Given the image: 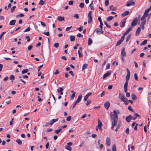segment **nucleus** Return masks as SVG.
<instances>
[{
	"label": "nucleus",
	"instance_id": "f257e3e1",
	"mask_svg": "<svg viewBox=\"0 0 151 151\" xmlns=\"http://www.w3.org/2000/svg\"><path fill=\"white\" fill-rule=\"evenodd\" d=\"M120 114V111L118 110H114L112 112H111L110 117L112 124L111 127L112 129H113L114 127L117 125L118 119V115Z\"/></svg>",
	"mask_w": 151,
	"mask_h": 151
},
{
	"label": "nucleus",
	"instance_id": "f03ea898",
	"mask_svg": "<svg viewBox=\"0 0 151 151\" xmlns=\"http://www.w3.org/2000/svg\"><path fill=\"white\" fill-rule=\"evenodd\" d=\"M119 98L123 102H124L126 105L128 104V102H127V99L125 97V96L122 93H119Z\"/></svg>",
	"mask_w": 151,
	"mask_h": 151
},
{
	"label": "nucleus",
	"instance_id": "7ed1b4c3",
	"mask_svg": "<svg viewBox=\"0 0 151 151\" xmlns=\"http://www.w3.org/2000/svg\"><path fill=\"white\" fill-rule=\"evenodd\" d=\"M127 74L126 77V81H128L129 80L130 76V73L129 70L127 68Z\"/></svg>",
	"mask_w": 151,
	"mask_h": 151
},
{
	"label": "nucleus",
	"instance_id": "20e7f679",
	"mask_svg": "<svg viewBox=\"0 0 151 151\" xmlns=\"http://www.w3.org/2000/svg\"><path fill=\"white\" fill-rule=\"evenodd\" d=\"M137 17L135 18L133 20L131 23V26H136L137 23Z\"/></svg>",
	"mask_w": 151,
	"mask_h": 151
},
{
	"label": "nucleus",
	"instance_id": "39448f33",
	"mask_svg": "<svg viewBox=\"0 0 151 151\" xmlns=\"http://www.w3.org/2000/svg\"><path fill=\"white\" fill-rule=\"evenodd\" d=\"M135 2L132 1V0H129L126 4V6H129L131 5L133 6L135 4Z\"/></svg>",
	"mask_w": 151,
	"mask_h": 151
},
{
	"label": "nucleus",
	"instance_id": "423d86ee",
	"mask_svg": "<svg viewBox=\"0 0 151 151\" xmlns=\"http://www.w3.org/2000/svg\"><path fill=\"white\" fill-rule=\"evenodd\" d=\"M126 18H124L122 20L121 22V24L120 25V27H123L125 26V24L126 22Z\"/></svg>",
	"mask_w": 151,
	"mask_h": 151
},
{
	"label": "nucleus",
	"instance_id": "0eeeda50",
	"mask_svg": "<svg viewBox=\"0 0 151 151\" xmlns=\"http://www.w3.org/2000/svg\"><path fill=\"white\" fill-rule=\"evenodd\" d=\"M110 103L108 101L106 102L104 104V106L105 108L108 110L109 109V107L110 106Z\"/></svg>",
	"mask_w": 151,
	"mask_h": 151
},
{
	"label": "nucleus",
	"instance_id": "6e6552de",
	"mask_svg": "<svg viewBox=\"0 0 151 151\" xmlns=\"http://www.w3.org/2000/svg\"><path fill=\"white\" fill-rule=\"evenodd\" d=\"M95 31H96L97 34H103L104 33L103 31L101 29L99 28H96Z\"/></svg>",
	"mask_w": 151,
	"mask_h": 151
},
{
	"label": "nucleus",
	"instance_id": "1a4fd4ad",
	"mask_svg": "<svg viewBox=\"0 0 151 151\" xmlns=\"http://www.w3.org/2000/svg\"><path fill=\"white\" fill-rule=\"evenodd\" d=\"M117 9V8L116 7H114L113 5H111L110 6L109 8L108 9L107 11L108 12H109L112 10L113 11H115Z\"/></svg>",
	"mask_w": 151,
	"mask_h": 151
},
{
	"label": "nucleus",
	"instance_id": "9d476101",
	"mask_svg": "<svg viewBox=\"0 0 151 151\" xmlns=\"http://www.w3.org/2000/svg\"><path fill=\"white\" fill-rule=\"evenodd\" d=\"M111 73V72L110 71H108L106 73H105L103 76V79H104L106 78Z\"/></svg>",
	"mask_w": 151,
	"mask_h": 151
},
{
	"label": "nucleus",
	"instance_id": "9b49d317",
	"mask_svg": "<svg viewBox=\"0 0 151 151\" xmlns=\"http://www.w3.org/2000/svg\"><path fill=\"white\" fill-rule=\"evenodd\" d=\"M132 118V116L131 115H129L126 117L125 119L128 122H129Z\"/></svg>",
	"mask_w": 151,
	"mask_h": 151
},
{
	"label": "nucleus",
	"instance_id": "f8f14e48",
	"mask_svg": "<svg viewBox=\"0 0 151 151\" xmlns=\"http://www.w3.org/2000/svg\"><path fill=\"white\" fill-rule=\"evenodd\" d=\"M121 55L123 57H125L126 56V52H125V48H123L121 51Z\"/></svg>",
	"mask_w": 151,
	"mask_h": 151
},
{
	"label": "nucleus",
	"instance_id": "ddd939ff",
	"mask_svg": "<svg viewBox=\"0 0 151 151\" xmlns=\"http://www.w3.org/2000/svg\"><path fill=\"white\" fill-rule=\"evenodd\" d=\"M82 96L81 94H80L78 96V98L76 101V103H78L80 102L81 101L82 98Z\"/></svg>",
	"mask_w": 151,
	"mask_h": 151
},
{
	"label": "nucleus",
	"instance_id": "4468645a",
	"mask_svg": "<svg viewBox=\"0 0 151 151\" xmlns=\"http://www.w3.org/2000/svg\"><path fill=\"white\" fill-rule=\"evenodd\" d=\"M146 23L145 21L142 22L140 25V27H141L142 29L144 30V25Z\"/></svg>",
	"mask_w": 151,
	"mask_h": 151
},
{
	"label": "nucleus",
	"instance_id": "2eb2a0df",
	"mask_svg": "<svg viewBox=\"0 0 151 151\" xmlns=\"http://www.w3.org/2000/svg\"><path fill=\"white\" fill-rule=\"evenodd\" d=\"M141 31L140 27H138L137 29L135 34L136 35L138 36L139 35Z\"/></svg>",
	"mask_w": 151,
	"mask_h": 151
},
{
	"label": "nucleus",
	"instance_id": "dca6fc26",
	"mask_svg": "<svg viewBox=\"0 0 151 151\" xmlns=\"http://www.w3.org/2000/svg\"><path fill=\"white\" fill-rule=\"evenodd\" d=\"M58 120V118L52 119L50 121V123L52 125L53 124V123L57 121Z\"/></svg>",
	"mask_w": 151,
	"mask_h": 151
},
{
	"label": "nucleus",
	"instance_id": "f3484780",
	"mask_svg": "<svg viewBox=\"0 0 151 151\" xmlns=\"http://www.w3.org/2000/svg\"><path fill=\"white\" fill-rule=\"evenodd\" d=\"M106 144L108 146L110 145V139L109 137H107L106 139Z\"/></svg>",
	"mask_w": 151,
	"mask_h": 151
},
{
	"label": "nucleus",
	"instance_id": "a211bd4d",
	"mask_svg": "<svg viewBox=\"0 0 151 151\" xmlns=\"http://www.w3.org/2000/svg\"><path fill=\"white\" fill-rule=\"evenodd\" d=\"M129 12L128 11H126L122 13V16L124 17L126 15H128L129 14Z\"/></svg>",
	"mask_w": 151,
	"mask_h": 151
},
{
	"label": "nucleus",
	"instance_id": "6ab92c4d",
	"mask_svg": "<svg viewBox=\"0 0 151 151\" xmlns=\"http://www.w3.org/2000/svg\"><path fill=\"white\" fill-rule=\"evenodd\" d=\"M58 20L59 21H61L64 20V17H63L59 16L57 17Z\"/></svg>",
	"mask_w": 151,
	"mask_h": 151
},
{
	"label": "nucleus",
	"instance_id": "aec40b11",
	"mask_svg": "<svg viewBox=\"0 0 151 151\" xmlns=\"http://www.w3.org/2000/svg\"><path fill=\"white\" fill-rule=\"evenodd\" d=\"M16 22L15 20H12L10 22L9 24L11 25H14L15 24Z\"/></svg>",
	"mask_w": 151,
	"mask_h": 151
},
{
	"label": "nucleus",
	"instance_id": "412c9836",
	"mask_svg": "<svg viewBox=\"0 0 151 151\" xmlns=\"http://www.w3.org/2000/svg\"><path fill=\"white\" fill-rule=\"evenodd\" d=\"M93 41L90 38H89L88 40V45H91Z\"/></svg>",
	"mask_w": 151,
	"mask_h": 151
},
{
	"label": "nucleus",
	"instance_id": "4be33fe9",
	"mask_svg": "<svg viewBox=\"0 0 151 151\" xmlns=\"http://www.w3.org/2000/svg\"><path fill=\"white\" fill-rule=\"evenodd\" d=\"M149 12V11L148 10H146L144 13L143 15L146 16V17H147L149 15V14H148Z\"/></svg>",
	"mask_w": 151,
	"mask_h": 151
},
{
	"label": "nucleus",
	"instance_id": "5701e85b",
	"mask_svg": "<svg viewBox=\"0 0 151 151\" xmlns=\"http://www.w3.org/2000/svg\"><path fill=\"white\" fill-rule=\"evenodd\" d=\"M102 124V122L99 119H98V124L97 125L98 127H101Z\"/></svg>",
	"mask_w": 151,
	"mask_h": 151
},
{
	"label": "nucleus",
	"instance_id": "b1692460",
	"mask_svg": "<svg viewBox=\"0 0 151 151\" xmlns=\"http://www.w3.org/2000/svg\"><path fill=\"white\" fill-rule=\"evenodd\" d=\"M121 126V123H119L118 124H117L116 128L115 129V131L116 132H117L118 130L120 128V127Z\"/></svg>",
	"mask_w": 151,
	"mask_h": 151
},
{
	"label": "nucleus",
	"instance_id": "393cba45",
	"mask_svg": "<svg viewBox=\"0 0 151 151\" xmlns=\"http://www.w3.org/2000/svg\"><path fill=\"white\" fill-rule=\"evenodd\" d=\"M131 96L132 99L133 100H135L137 99V97L136 95L134 93H133L132 94Z\"/></svg>",
	"mask_w": 151,
	"mask_h": 151
},
{
	"label": "nucleus",
	"instance_id": "a878e982",
	"mask_svg": "<svg viewBox=\"0 0 151 151\" xmlns=\"http://www.w3.org/2000/svg\"><path fill=\"white\" fill-rule=\"evenodd\" d=\"M16 142H17L19 145H21L22 144V142L21 140L19 139H17L16 140Z\"/></svg>",
	"mask_w": 151,
	"mask_h": 151
},
{
	"label": "nucleus",
	"instance_id": "bb28decb",
	"mask_svg": "<svg viewBox=\"0 0 151 151\" xmlns=\"http://www.w3.org/2000/svg\"><path fill=\"white\" fill-rule=\"evenodd\" d=\"M147 40H145L143 41L140 44V45L142 46L144 45H145L147 43Z\"/></svg>",
	"mask_w": 151,
	"mask_h": 151
},
{
	"label": "nucleus",
	"instance_id": "cd10ccee",
	"mask_svg": "<svg viewBox=\"0 0 151 151\" xmlns=\"http://www.w3.org/2000/svg\"><path fill=\"white\" fill-rule=\"evenodd\" d=\"M145 17H146V16L143 15V16L142 17L141 19V20L142 21V22H144L145 21V23H146V21L145 19Z\"/></svg>",
	"mask_w": 151,
	"mask_h": 151
},
{
	"label": "nucleus",
	"instance_id": "c85d7f7f",
	"mask_svg": "<svg viewBox=\"0 0 151 151\" xmlns=\"http://www.w3.org/2000/svg\"><path fill=\"white\" fill-rule=\"evenodd\" d=\"M45 3V1H43V0H40L39 3V4L40 5L42 6Z\"/></svg>",
	"mask_w": 151,
	"mask_h": 151
},
{
	"label": "nucleus",
	"instance_id": "c756f323",
	"mask_svg": "<svg viewBox=\"0 0 151 151\" xmlns=\"http://www.w3.org/2000/svg\"><path fill=\"white\" fill-rule=\"evenodd\" d=\"M88 66V64L86 63L84 64L82 66V70H84Z\"/></svg>",
	"mask_w": 151,
	"mask_h": 151
},
{
	"label": "nucleus",
	"instance_id": "7c9ffc66",
	"mask_svg": "<svg viewBox=\"0 0 151 151\" xmlns=\"http://www.w3.org/2000/svg\"><path fill=\"white\" fill-rule=\"evenodd\" d=\"M70 40L71 41H73L75 40V37L74 36L71 35L70 36Z\"/></svg>",
	"mask_w": 151,
	"mask_h": 151
},
{
	"label": "nucleus",
	"instance_id": "2f4dec72",
	"mask_svg": "<svg viewBox=\"0 0 151 151\" xmlns=\"http://www.w3.org/2000/svg\"><path fill=\"white\" fill-rule=\"evenodd\" d=\"M29 71V70L28 69H24L22 71V74H24V73H27Z\"/></svg>",
	"mask_w": 151,
	"mask_h": 151
},
{
	"label": "nucleus",
	"instance_id": "473e14b6",
	"mask_svg": "<svg viewBox=\"0 0 151 151\" xmlns=\"http://www.w3.org/2000/svg\"><path fill=\"white\" fill-rule=\"evenodd\" d=\"M65 148L66 149L69 150L70 151H71V150L72 148L70 146L66 145L65 146Z\"/></svg>",
	"mask_w": 151,
	"mask_h": 151
},
{
	"label": "nucleus",
	"instance_id": "72a5a7b5",
	"mask_svg": "<svg viewBox=\"0 0 151 151\" xmlns=\"http://www.w3.org/2000/svg\"><path fill=\"white\" fill-rule=\"evenodd\" d=\"M123 41H122L121 40H119L117 42L116 44V46H118Z\"/></svg>",
	"mask_w": 151,
	"mask_h": 151
},
{
	"label": "nucleus",
	"instance_id": "f704fd0d",
	"mask_svg": "<svg viewBox=\"0 0 151 151\" xmlns=\"http://www.w3.org/2000/svg\"><path fill=\"white\" fill-rule=\"evenodd\" d=\"M88 23H91L92 20V16H88Z\"/></svg>",
	"mask_w": 151,
	"mask_h": 151
},
{
	"label": "nucleus",
	"instance_id": "c9c22d12",
	"mask_svg": "<svg viewBox=\"0 0 151 151\" xmlns=\"http://www.w3.org/2000/svg\"><path fill=\"white\" fill-rule=\"evenodd\" d=\"M132 27L131 26H130L128 29L127 30V32H128V33L131 31L132 29Z\"/></svg>",
	"mask_w": 151,
	"mask_h": 151
},
{
	"label": "nucleus",
	"instance_id": "e433bc0d",
	"mask_svg": "<svg viewBox=\"0 0 151 151\" xmlns=\"http://www.w3.org/2000/svg\"><path fill=\"white\" fill-rule=\"evenodd\" d=\"M114 18V17L113 16H109L107 18V20L108 21H110L111 20H112Z\"/></svg>",
	"mask_w": 151,
	"mask_h": 151
},
{
	"label": "nucleus",
	"instance_id": "4c0bfd02",
	"mask_svg": "<svg viewBox=\"0 0 151 151\" xmlns=\"http://www.w3.org/2000/svg\"><path fill=\"white\" fill-rule=\"evenodd\" d=\"M61 130L62 129L61 128H60V129H59L55 130V132L56 133L58 134L61 131Z\"/></svg>",
	"mask_w": 151,
	"mask_h": 151
},
{
	"label": "nucleus",
	"instance_id": "58836bf2",
	"mask_svg": "<svg viewBox=\"0 0 151 151\" xmlns=\"http://www.w3.org/2000/svg\"><path fill=\"white\" fill-rule=\"evenodd\" d=\"M63 89L62 88H58L57 90V91L58 93H60L61 92L63 91Z\"/></svg>",
	"mask_w": 151,
	"mask_h": 151
},
{
	"label": "nucleus",
	"instance_id": "ea45409f",
	"mask_svg": "<svg viewBox=\"0 0 151 151\" xmlns=\"http://www.w3.org/2000/svg\"><path fill=\"white\" fill-rule=\"evenodd\" d=\"M131 37V35L130 34L127 37V39L126 40V41L127 42H128L129 40L130 39Z\"/></svg>",
	"mask_w": 151,
	"mask_h": 151
},
{
	"label": "nucleus",
	"instance_id": "a19ab883",
	"mask_svg": "<svg viewBox=\"0 0 151 151\" xmlns=\"http://www.w3.org/2000/svg\"><path fill=\"white\" fill-rule=\"evenodd\" d=\"M15 78V77L14 75H11L9 78V79L10 80H14Z\"/></svg>",
	"mask_w": 151,
	"mask_h": 151
},
{
	"label": "nucleus",
	"instance_id": "79ce46f5",
	"mask_svg": "<svg viewBox=\"0 0 151 151\" xmlns=\"http://www.w3.org/2000/svg\"><path fill=\"white\" fill-rule=\"evenodd\" d=\"M16 8V6H13L12 8L11 9V11L12 13H13L14 12V9Z\"/></svg>",
	"mask_w": 151,
	"mask_h": 151
},
{
	"label": "nucleus",
	"instance_id": "37998d69",
	"mask_svg": "<svg viewBox=\"0 0 151 151\" xmlns=\"http://www.w3.org/2000/svg\"><path fill=\"white\" fill-rule=\"evenodd\" d=\"M112 151H116V148L115 145L114 144L112 147Z\"/></svg>",
	"mask_w": 151,
	"mask_h": 151
},
{
	"label": "nucleus",
	"instance_id": "c03bdc74",
	"mask_svg": "<svg viewBox=\"0 0 151 151\" xmlns=\"http://www.w3.org/2000/svg\"><path fill=\"white\" fill-rule=\"evenodd\" d=\"M76 94V93H73L71 96L70 98L71 99H73L75 97Z\"/></svg>",
	"mask_w": 151,
	"mask_h": 151
},
{
	"label": "nucleus",
	"instance_id": "a18cd8bd",
	"mask_svg": "<svg viewBox=\"0 0 151 151\" xmlns=\"http://www.w3.org/2000/svg\"><path fill=\"white\" fill-rule=\"evenodd\" d=\"M134 77L135 79L137 81L139 80L138 77L136 73H135L134 74Z\"/></svg>",
	"mask_w": 151,
	"mask_h": 151
},
{
	"label": "nucleus",
	"instance_id": "49530a36",
	"mask_svg": "<svg viewBox=\"0 0 151 151\" xmlns=\"http://www.w3.org/2000/svg\"><path fill=\"white\" fill-rule=\"evenodd\" d=\"M128 109L130 111L133 112L134 110L132 109V107L131 106H128Z\"/></svg>",
	"mask_w": 151,
	"mask_h": 151
},
{
	"label": "nucleus",
	"instance_id": "de8ad7c7",
	"mask_svg": "<svg viewBox=\"0 0 151 151\" xmlns=\"http://www.w3.org/2000/svg\"><path fill=\"white\" fill-rule=\"evenodd\" d=\"M84 4L83 3H81L79 4V6L81 8H83L84 6Z\"/></svg>",
	"mask_w": 151,
	"mask_h": 151
},
{
	"label": "nucleus",
	"instance_id": "09e8293b",
	"mask_svg": "<svg viewBox=\"0 0 151 151\" xmlns=\"http://www.w3.org/2000/svg\"><path fill=\"white\" fill-rule=\"evenodd\" d=\"M6 33V32H2L1 33V34L0 35V40H2V37L3 36V35L4 34Z\"/></svg>",
	"mask_w": 151,
	"mask_h": 151
},
{
	"label": "nucleus",
	"instance_id": "8fccbe9b",
	"mask_svg": "<svg viewBox=\"0 0 151 151\" xmlns=\"http://www.w3.org/2000/svg\"><path fill=\"white\" fill-rule=\"evenodd\" d=\"M30 28L29 27H28L24 30V32H28L30 31Z\"/></svg>",
	"mask_w": 151,
	"mask_h": 151
},
{
	"label": "nucleus",
	"instance_id": "3c124183",
	"mask_svg": "<svg viewBox=\"0 0 151 151\" xmlns=\"http://www.w3.org/2000/svg\"><path fill=\"white\" fill-rule=\"evenodd\" d=\"M51 125L50 124V122H47L45 125H43V127H46V126H48L49 125Z\"/></svg>",
	"mask_w": 151,
	"mask_h": 151
},
{
	"label": "nucleus",
	"instance_id": "603ef678",
	"mask_svg": "<svg viewBox=\"0 0 151 151\" xmlns=\"http://www.w3.org/2000/svg\"><path fill=\"white\" fill-rule=\"evenodd\" d=\"M43 34L46 35L47 36H49L50 35V33L48 31L47 32H44L43 33Z\"/></svg>",
	"mask_w": 151,
	"mask_h": 151
},
{
	"label": "nucleus",
	"instance_id": "864d4df0",
	"mask_svg": "<svg viewBox=\"0 0 151 151\" xmlns=\"http://www.w3.org/2000/svg\"><path fill=\"white\" fill-rule=\"evenodd\" d=\"M105 5L106 6H108L109 4V0H106L105 1Z\"/></svg>",
	"mask_w": 151,
	"mask_h": 151
},
{
	"label": "nucleus",
	"instance_id": "5fc2aeb1",
	"mask_svg": "<svg viewBox=\"0 0 151 151\" xmlns=\"http://www.w3.org/2000/svg\"><path fill=\"white\" fill-rule=\"evenodd\" d=\"M78 52L79 55V58H81L83 56V54L80 52V50H78Z\"/></svg>",
	"mask_w": 151,
	"mask_h": 151
},
{
	"label": "nucleus",
	"instance_id": "6e6d98bb",
	"mask_svg": "<svg viewBox=\"0 0 151 151\" xmlns=\"http://www.w3.org/2000/svg\"><path fill=\"white\" fill-rule=\"evenodd\" d=\"M128 81H126V82L124 84V88H127L128 87Z\"/></svg>",
	"mask_w": 151,
	"mask_h": 151
},
{
	"label": "nucleus",
	"instance_id": "4d7b16f0",
	"mask_svg": "<svg viewBox=\"0 0 151 151\" xmlns=\"http://www.w3.org/2000/svg\"><path fill=\"white\" fill-rule=\"evenodd\" d=\"M83 29V27L82 26H81L79 27L78 28V29L79 31L80 32H81L82 31Z\"/></svg>",
	"mask_w": 151,
	"mask_h": 151
},
{
	"label": "nucleus",
	"instance_id": "13d9d810",
	"mask_svg": "<svg viewBox=\"0 0 151 151\" xmlns=\"http://www.w3.org/2000/svg\"><path fill=\"white\" fill-rule=\"evenodd\" d=\"M24 16V15L22 14H20L17 15L16 17L18 18L19 17H23Z\"/></svg>",
	"mask_w": 151,
	"mask_h": 151
},
{
	"label": "nucleus",
	"instance_id": "bf43d9fd",
	"mask_svg": "<svg viewBox=\"0 0 151 151\" xmlns=\"http://www.w3.org/2000/svg\"><path fill=\"white\" fill-rule=\"evenodd\" d=\"M71 117L70 116L67 117L66 118V120L68 121H70L71 119Z\"/></svg>",
	"mask_w": 151,
	"mask_h": 151
},
{
	"label": "nucleus",
	"instance_id": "052dcab7",
	"mask_svg": "<svg viewBox=\"0 0 151 151\" xmlns=\"http://www.w3.org/2000/svg\"><path fill=\"white\" fill-rule=\"evenodd\" d=\"M73 17H74L76 18L77 19H78L79 17L78 15L77 14H74L73 16Z\"/></svg>",
	"mask_w": 151,
	"mask_h": 151
},
{
	"label": "nucleus",
	"instance_id": "680f3d73",
	"mask_svg": "<svg viewBox=\"0 0 151 151\" xmlns=\"http://www.w3.org/2000/svg\"><path fill=\"white\" fill-rule=\"evenodd\" d=\"M115 64L116 65H118V62H116V61H114L112 63V65H114Z\"/></svg>",
	"mask_w": 151,
	"mask_h": 151
},
{
	"label": "nucleus",
	"instance_id": "e2e57ef3",
	"mask_svg": "<svg viewBox=\"0 0 151 151\" xmlns=\"http://www.w3.org/2000/svg\"><path fill=\"white\" fill-rule=\"evenodd\" d=\"M53 46L56 48H57L59 46V44L58 43H55L54 45Z\"/></svg>",
	"mask_w": 151,
	"mask_h": 151
},
{
	"label": "nucleus",
	"instance_id": "0e129e2a",
	"mask_svg": "<svg viewBox=\"0 0 151 151\" xmlns=\"http://www.w3.org/2000/svg\"><path fill=\"white\" fill-rule=\"evenodd\" d=\"M41 24V25L43 27L45 26H46V24L42 22H40Z\"/></svg>",
	"mask_w": 151,
	"mask_h": 151
},
{
	"label": "nucleus",
	"instance_id": "69168bd1",
	"mask_svg": "<svg viewBox=\"0 0 151 151\" xmlns=\"http://www.w3.org/2000/svg\"><path fill=\"white\" fill-rule=\"evenodd\" d=\"M25 37L26 39H27V42H29L30 41V39L29 36H26Z\"/></svg>",
	"mask_w": 151,
	"mask_h": 151
},
{
	"label": "nucleus",
	"instance_id": "338daca9",
	"mask_svg": "<svg viewBox=\"0 0 151 151\" xmlns=\"http://www.w3.org/2000/svg\"><path fill=\"white\" fill-rule=\"evenodd\" d=\"M73 3V1H70L68 2V4L69 5H72Z\"/></svg>",
	"mask_w": 151,
	"mask_h": 151
},
{
	"label": "nucleus",
	"instance_id": "774afa93",
	"mask_svg": "<svg viewBox=\"0 0 151 151\" xmlns=\"http://www.w3.org/2000/svg\"><path fill=\"white\" fill-rule=\"evenodd\" d=\"M33 46L32 45H29L28 47V50H30L32 48Z\"/></svg>",
	"mask_w": 151,
	"mask_h": 151
}]
</instances>
